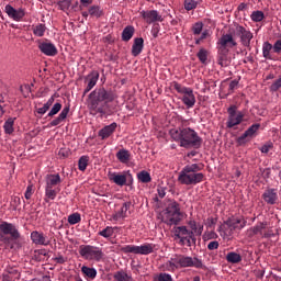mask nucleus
I'll return each instance as SVG.
<instances>
[{
    "mask_svg": "<svg viewBox=\"0 0 281 281\" xmlns=\"http://www.w3.org/2000/svg\"><path fill=\"white\" fill-rule=\"evenodd\" d=\"M175 260H177V255H173L170 260L166 262L167 271H177V269H180L179 262Z\"/></svg>",
    "mask_w": 281,
    "mask_h": 281,
    "instance_id": "37998d69",
    "label": "nucleus"
},
{
    "mask_svg": "<svg viewBox=\"0 0 281 281\" xmlns=\"http://www.w3.org/2000/svg\"><path fill=\"white\" fill-rule=\"evenodd\" d=\"M140 16L148 23V25L153 23H161L164 18L159 14L157 10H149V11H140Z\"/></svg>",
    "mask_w": 281,
    "mask_h": 281,
    "instance_id": "f3484780",
    "label": "nucleus"
},
{
    "mask_svg": "<svg viewBox=\"0 0 281 281\" xmlns=\"http://www.w3.org/2000/svg\"><path fill=\"white\" fill-rule=\"evenodd\" d=\"M272 48L274 54H281V40H278Z\"/></svg>",
    "mask_w": 281,
    "mask_h": 281,
    "instance_id": "052dcab7",
    "label": "nucleus"
},
{
    "mask_svg": "<svg viewBox=\"0 0 281 281\" xmlns=\"http://www.w3.org/2000/svg\"><path fill=\"white\" fill-rule=\"evenodd\" d=\"M228 119L226 122V128H234V126H238L243 124L245 120V113L243 111H238V106L231 105L227 109Z\"/></svg>",
    "mask_w": 281,
    "mask_h": 281,
    "instance_id": "9d476101",
    "label": "nucleus"
},
{
    "mask_svg": "<svg viewBox=\"0 0 281 281\" xmlns=\"http://www.w3.org/2000/svg\"><path fill=\"white\" fill-rule=\"evenodd\" d=\"M269 225V222L265 221V222H258L257 225L250 227L247 231V236L248 238H254V236H261L262 237V231L267 229V226Z\"/></svg>",
    "mask_w": 281,
    "mask_h": 281,
    "instance_id": "4be33fe9",
    "label": "nucleus"
},
{
    "mask_svg": "<svg viewBox=\"0 0 281 281\" xmlns=\"http://www.w3.org/2000/svg\"><path fill=\"white\" fill-rule=\"evenodd\" d=\"M98 80H100V72L98 70H92L85 77V83L87 87L83 90V98L98 85Z\"/></svg>",
    "mask_w": 281,
    "mask_h": 281,
    "instance_id": "ddd939ff",
    "label": "nucleus"
},
{
    "mask_svg": "<svg viewBox=\"0 0 281 281\" xmlns=\"http://www.w3.org/2000/svg\"><path fill=\"white\" fill-rule=\"evenodd\" d=\"M60 109H63V104L55 103L48 112V117H54V115H58V113H60Z\"/></svg>",
    "mask_w": 281,
    "mask_h": 281,
    "instance_id": "603ef678",
    "label": "nucleus"
},
{
    "mask_svg": "<svg viewBox=\"0 0 281 281\" xmlns=\"http://www.w3.org/2000/svg\"><path fill=\"white\" fill-rule=\"evenodd\" d=\"M281 89V76L270 86V91L276 93V91Z\"/></svg>",
    "mask_w": 281,
    "mask_h": 281,
    "instance_id": "4d7b16f0",
    "label": "nucleus"
},
{
    "mask_svg": "<svg viewBox=\"0 0 281 281\" xmlns=\"http://www.w3.org/2000/svg\"><path fill=\"white\" fill-rule=\"evenodd\" d=\"M260 153H262L263 155L269 154V150H273V142L268 140L267 143H265L260 148H259Z\"/></svg>",
    "mask_w": 281,
    "mask_h": 281,
    "instance_id": "8fccbe9b",
    "label": "nucleus"
},
{
    "mask_svg": "<svg viewBox=\"0 0 281 281\" xmlns=\"http://www.w3.org/2000/svg\"><path fill=\"white\" fill-rule=\"evenodd\" d=\"M161 222L166 225H179L183 218V213H181V204L175 199H168L165 202V210L160 213Z\"/></svg>",
    "mask_w": 281,
    "mask_h": 281,
    "instance_id": "20e7f679",
    "label": "nucleus"
},
{
    "mask_svg": "<svg viewBox=\"0 0 281 281\" xmlns=\"http://www.w3.org/2000/svg\"><path fill=\"white\" fill-rule=\"evenodd\" d=\"M134 34H135V26L133 25L125 26L122 32V41H124L125 43H128V41L133 38Z\"/></svg>",
    "mask_w": 281,
    "mask_h": 281,
    "instance_id": "2f4dec72",
    "label": "nucleus"
},
{
    "mask_svg": "<svg viewBox=\"0 0 281 281\" xmlns=\"http://www.w3.org/2000/svg\"><path fill=\"white\" fill-rule=\"evenodd\" d=\"M173 239L179 240V245L182 247L187 245V247H192L196 245V236H194V232H190L188 226H175L172 229Z\"/></svg>",
    "mask_w": 281,
    "mask_h": 281,
    "instance_id": "39448f33",
    "label": "nucleus"
},
{
    "mask_svg": "<svg viewBox=\"0 0 281 281\" xmlns=\"http://www.w3.org/2000/svg\"><path fill=\"white\" fill-rule=\"evenodd\" d=\"M200 170H203V165L192 164L184 166L178 176L179 183L182 186H198V183H202V181H205V175L200 172Z\"/></svg>",
    "mask_w": 281,
    "mask_h": 281,
    "instance_id": "7ed1b4c3",
    "label": "nucleus"
},
{
    "mask_svg": "<svg viewBox=\"0 0 281 281\" xmlns=\"http://www.w3.org/2000/svg\"><path fill=\"white\" fill-rule=\"evenodd\" d=\"M144 52V38L143 37H136L134 40V43L132 45V56H139Z\"/></svg>",
    "mask_w": 281,
    "mask_h": 281,
    "instance_id": "bb28decb",
    "label": "nucleus"
},
{
    "mask_svg": "<svg viewBox=\"0 0 281 281\" xmlns=\"http://www.w3.org/2000/svg\"><path fill=\"white\" fill-rule=\"evenodd\" d=\"M4 272L9 273V276H12L13 278L16 276V273H19L15 268H7Z\"/></svg>",
    "mask_w": 281,
    "mask_h": 281,
    "instance_id": "69168bd1",
    "label": "nucleus"
},
{
    "mask_svg": "<svg viewBox=\"0 0 281 281\" xmlns=\"http://www.w3.org/2000/svg\"><path fill=\"white\" fill-rule=\"evenodd\" d=\"M198 58L202 65L207 63V50L205 48H201L198 53Z\"/></svg>",
    "mask_w": 281,
    "mask_h": 281,
    "instance_id": "3c124183",
    "label": "nucleus"
},
{
    "mask_svg": "<svg viewBox=\"0 0 281 281\" xmlns=\"http://www.w3.org/2000/svg\"><path fill=\"white\" fill-rule=\"evenodd\" d=\"M13 278H14L13 276H11L10 273H8L5 271L2 273L3 281H11Z\"/></svg>",
    "mask_w": 281,
    "mask_h": 281,
    "instance_id": "338daca9",
    "label": "nucleus"
},
{
    "mask_svg": "<svg viewBox=\"0 0 281 281\" xmlns=\"http://www.w3.org/2000/svg\"><path fill=\"white\" fill-rule=\"evenodd\" d=\"M79 255L81 258H85V260H95L97 262H100V260L104 258L102 248L92 245H81L79 247Z\"/></svg>",
    "mask_w": 281,
    "mask_h": 281,
    "instance_id": "0eeeda50",
    "label": "nucleus"
},
{
    "mask_svg": "<svg viewBox=\"0 0 281 281\" xmlns=\"http://www.w3.org/2000/svg\"><path fill=\"white\" fill-rule=\"evenodd\" d=\"M226 260L231 265H238V262H243V257L238 252L231 251L226 255Z\"/></svg>",
    "mask_w": 281,
    "mask_h": 281,
    "instance_id": "f704fd0d",
    "label": "nucleus"
},
{
    "mask_svg": "<svg viewBox=\"0 0 281 281\" xmlns=\"http://www.w3.org/2000/svg\"><path fill=\"white\" fill-rule=\"evenodd\" d=\"M82 221V217L80 216V213H72L68 216V223L69 225H78Z\"/></svg>",
    "mask_w": 281,
    "mask_h": 281,
    "instance_id": "49530a36",
    "label": "nucleus"
},
{
    "mask_svg": "<svg viewBox=\"0 0 281 281\" xmlns=\"http://www.w3.org/2000/svg\"><path fill=\"white\" fill-rule=\"evenodd\" d=\"M168 191V187L164 184H158L157 187V193L159 199H164L166 196V192Z\"/></svg>",
    "mask_w": 281,
    "mask_h": 281,
    "instance_id": "6e6d98bb",
    "label": "nucleus"
},
{
    "mask_svg": "<svg viewBox=\"0 0 281 281\" xmlns=\"http://www.w3.org/2000/svg\"><path fill=\"white\" fill-rule=\"evenodd\" d=\"M46 186L45 188H55V186H59V183H63V180L60 179V175H47L46 176Z\"/></svg>",
    "mask_w": 281,
    "mask_h": 281,
    "instance_id": "c756f323",
    "label": "nucleus"
},
{
    "mask_svg": "<svg viewBox=\"0 0 281 281\" xmlns=\"http://www.w3.org/2000/svg\"><path fill=\"white\" fill-rule=\"evenodd\" d=\"M217 222H218V218H216V217H209L206 220V225H207V227H212V226L216 225Z\"/></svg>",
    "mask_w": 281,
    "mask_h": 281,
    "instance_id": "680f3d73",
    "label": "nucleus"
},
{
    "mask_svg": "<svg viewBox=\"0 0 281 281\" xmlns=\"http://www.w3.org/2000/svg\"><path fill=\"white\" fill-rule=\"evenodd\" d=\"M251 21H255V23H260L265 19V12L262 11H254L250 15Z\"/></svg>",
    "mask_w": 281,
    "mask_h": 281,
    "instance_id": "09e8293b",
    "label": "nucleus"
},
{
    "mask_svg": "<svg viewBox=\"0 0 281 281\" xmlns=\"http://www.w3.org/2000/svg\"><path fill=\"white\" fill-rule=\"evenodd\" d=\"M71 1L74 0H61L57 2V5L59 8V10H61L63 12H67V10H69V8H71Z\"/></svg>",
    "mask_w": 281,
    "mask_h": 281,
    "instance_id": "de8ad7c7",
    "label": "nucleus"
},
{
    "mask_svg": "<svg viewBox=\"0 0 281 281\" xmlns=\"http://www.w3.org/2000/svg\"><path fill=\"white\" fill-rule=\"evenodd\" d=\"M175 262H178L180 269L194 267L195 269H205L203 261L196 257L176 254Z\"/></svg>",
    "mask_w": 281,
    "mask_h": 281,
    "instance_id": "6e6552de",
    "label": "nucleus"
},
{
    "mask_svg": "<svg viewBox=\"0 0 281 281\" xmlns=\"http://www.w3.org/2000/svg\"><path fill=\"white\" fill-rule=\"evenodd\" d=\"M236 32L243 47L251 49V41L254 38V33H251V31L245 29L244 26H237Z\"/></svg>",
    "mask_w": 281,
    "mask_h": 281,
    "instance_id": "f8f14e48",
    "label": "nucleus"
},
{
    "mask_svg": "<svg viewBox=\"0 0 281 281\" xmlns=\"http://www.w3.org/2000/svg\"><path fill=\"white\" fill-rule=\"evenodd\" d=\"M3 236H11L13 240H19L21 233H19V228L14 224L2 222L0 224V238H2L3 243H10V238Z\"/></svg>",
    "mask_w": 281,
    "mask_h": 281,
    "instance_id": "1a4fd4ad",
    "label": "nucleus"
},
{
    "mask_svg": "<svg viewBox=\"0 0 281 281\" xmlns=\"http://www.w3.org/2000/svg\"><path fill=\"white\" fill-rule=\"evenodd\" d=\"M4 12L8 14L9 19H12L13 21H23V16H25V9H14L12 4H7L4 7Z\"/></svg>",
    "mask_w": 281,
    "mask_h": 281,
    "instance_id": "4468645a",
    "label": "nucleus"
},
{
    "mask_svg": "<svg viewBox=\"0 0 281 281\" xmlns=\"http://www.w3.org/2000/svg\"><path fill=\"white\" fill-rule=\"evenodd\" d=\"M192 32L194 36H199V34L203 32V22H196L195 24H193Z\"/></svg>",
    "mask_w": 281,
    "mask_h": 281,
    "instance_id": "864d4df0",
    "label": "nucleus"
},
{
    "mask_svg": "<svg viewBox=\"0 0 281 281\" xmlns=\"http://www.w3.org/2000/svg\"><path fill=\"white\" fill-rule=\"evenodd\" d=\"M217 45L221 49H232L233 47H236L238 43L236 42V40H234V35H232V33H228L221 36Z\"/></svg>",
    "mask_w": 281,
    "mask_h": 281,
    "instance_id": "dca6fc26",
    "label": "nucleus"
},
{
    "mask_svg": "<svg viewBox=\"0 0 281 281\" xmlns=\"http://www.w3.org/2000/svg\"><path fill=\"white\" fill-rule=\"evenodd\" d=\"M113 278L116 281H128V280H131V277H128V273H126V271H124V270H119V271L114 272Z\"/></svg>",
    "mask_w": 281,
    "mask_h": 281,
    "instance_id": "c03bdc74",
    "label": "nucleus"
},
{
    "mask_svg": "<svg viewBox=\"0 0 281 281\" xmlns=\"http://www.w3.org/2000/svg\"><path fill=\"white\" fill-rule=\"evenodd\" d=\"M173 89L182 94L181 101L187 109H192L196 104V97L194 95V90H192V88L182 86L179 82H173Z\"/></svg>",
    "mask_w": 281,
    "mask_h": 281,
    "instance_id": "423d86ee",
    "label": "nucleus"
},
{
    "mask_svg": "<svg viewBox=\"0 0 281 281\" xmlns=\"http://www.w3.org/2000/svg\"><path fill=\"white\" fill-rule=\"evenodd\" d=\"M82 273H85V276H87V278H90L91 280H95L97 276H98V270H95V268H90L87 266H83L81 268Z\"/></svg>",
    "mask_w": 281,
    "mask_h": 281,
    "instance_id": "79ce46f5",
    "label": "nucleus"
},
{
    "mask_svg": "<svg viewBox=\"0 0 281 281\" xmlns=\"http://www.w3.org/2000/svg\"><path fill=\"white\" fill-rule=\"evenodd\" d=\"M137 179L140 181V183H150L153 181V178L150 177V172L146 170H142L137 173Z\"/></svg>",
    "mask_w": 281,
    "mask_h": 281,
    "instance_id": "a19ab883",
    "label": "nucleus"
},
{
    "mask_svg": "<svg viewBox=\"0 0 281 281\" xmlns=\"http://www.w3.org/2000/svg\"><path fill=\"white\" fill-rule=\"evenodd\" d=\"M236 87H238V80L231 81L229 91H234V89H236Z\"/></svg>",
    "mask_w": 281,
    "mask_h": 281,
    "instance_id": "774afa93",
    "label": "nucleus"
},
{
    "mask_svg": "<svg viewBox=\"0 0 281 281\" xmlns=\"http://www.w3.org/2000/svg\"><path fill=\"white\" fill-rule=\"evenodd\" d=\"M113 234H115V227L113 226H106L104 229L100 231L98 233L99 236H102V238H113Z\"/></svg>",
    "mask_w": 281,
    "mask_h": 281,
    "instance_id": "ea45409f",
    "label": "nucleus"
},
{
    "mask_svg": "<svg viewBox=\"0 0 281 281\" xmlns=\"http://www.w3.org/2000/svg\"><path fill=\"white\" fill-rule=\"evenodd\" d=\"M108 179H110L115 186H120L121 188L126 183L128 178L126 175L117 173V172H111L108 173Z\"/></svg>",
    "mask_w": 281,
    "mask_h": 281,
    "instance_id": "393cba45",
    "label": "nucleus"
},
{
    "mask_svg": "<svg viewBox=\"0 0 281 281\" xmlns=\"http://www.w3.org/2000/svg\"><path fill=\"white\" fill-rule=\"evenodd\" d=\"M31 240L33 245H43L44 247L49 245V240H47L45 234L38 231H33L31 233Z\"/></svg>",
    "mask_w": 281,
    "mask_h": 281,
    "instance_id": "b1692460",
    "label": "nucleus"
},
{
    "mask_svg": "<svg viewBox=\"0 0 281 281\" xmlns=\"http://www.w3.org/2000/svg\"><path fill=\"white\" fill-rule=\"evenodd\" d=\"M131 201L124 202L121 210L112 214L110 221H114L115 223H117V221H124L127 216L126 213L131 210Z\"/></svg>",
    "mask_w": 281,
    "mask_h": 281,
    "instance_id": "aec40b11",
    "label": "nucleus"
},
{
    "mask_svg": "<svg viewBox=\"0 0 281 281\" xmlns=\"http://www.w3.org/2000/svg\"><path fill=\"white\" fill-rule=\"evenodd\" d=\"M217 232L220 233V236L223 238V240H232V236H234L235 231L224 224L218 227Z\"/></svg>",
    "mask_w": 281,
    "mask_h": 281,
    "instance_id": "c85d7f7f",
    "label": "nucleus"
},
{
    "mask_svg": "<svg viewBox=\"0 0 281 281\" xmlns=\"http://www.w3.org/2000/svg\"><path fill=\"white\" fill-rule=\"evenodd\" d=\"M116 159H119L121 164H128V161H131V151H128V149H120L116 153Z\"/></svg>",
    "mask_w": 281,
    "mask_h": 281,
    "instance_id": "473e14b6",
    "label": "nucleus"
},
{
    "mask_svg": "<svg viewBox=\"0 0 281 281\" xmlns=\"http://www.w3.org/2000/svg\"><path fill=\"white\" fill-rule=\"evenodd\" d=\"M87 166H89V156H81L78 161V168L81 172L87 170Z\"/></svg>",
    "mask_w": 281,
    "mask_h": 281,
    "instance_id": "a18cd8bd",
    "label": "nucleus"
},
{
    "mask_svg": "<svg viewBox=\"0 0 281 281\" xmlns=\"http://www.w3.org/2000/svg\"><path fill=\"white\" fill-rule=\"evenodd\" d=\"M169 133L175 142H179L181 148H199L203 144V138L190 127L172 128Z\"/></svg>",
    "mask_w": 281,
    "mask_h": 281,
    "instance_id": "f03ea898",
    "label": "nucleus"
},
{
    "mask_svg": "<svg viewBox=\"0 0 281 281\" xmlns=\"http://www.w3.org/2000/svg\"><path fill=\"white\" fill-rule=\"evenodd\" d=\"M14 120L16 119L9 117L4 122L3 130L7 135H12L14 133Z\"/></svg>",
    "mask_w": 281,
    "mask_h": 281,
    "instance_id": "4c0bfd02",
    "label": "nucleus"
},
{
    "mask_svg": "<svg viewBox=\"0 0 281 281\" xmlns=\"http://www.w3.org/2000/svg\"><path fill=\"white\" fill-rule=\"evenodd\" d=\"M224 225H226V227H231L233 231L243 229L247 225V220L243 217H228L224 222Z\"/></svg>",
    "mask_w": 281,
    "mask_h": 281,
    "instance_id": "6ab92c4d",
    "label": "nucleus"
},
{
    "mask_svg": "<svg viewBox=\"0 0 281 281\" xmlns=\"http://www.w3.org/2000/svg\"><path fill=\"white\" fill-rule=\"evenodd\" d=\"M89 14L94 19H100V16L104 15V11L100 5H92L89 8Z\"/></svg>",
    "mask_w": 281,
    "mask_h": 281,
    "instance_id": "58836bf2",
    "label": "nucleus"
},
{
    "mask_svg": "<svg viewBox=\"0 0 281 281\" xmlns=\"http://www.w3.org/2000/svg\"><path fill=\"white\" fill-rule=\"evenodd\" d=\"M273 49V45L269 42H265L262 44V56L266 58V60H273L271 57V50Z\"/></svg>",
    "mask_w": 281,
    "mask_h": 281,
    "instance_id": "e433bc0d",
    "label": "nucleus"
},
{
    "mask_svg": "<svg viewBox=\"0 0 281 281\" xmlns=\"http://www.w3.org/2000/svg\"><path fill=\"white\" fill-rule=\"evenodd\" d=\"M258 131H260V123L252 124L247 131L244 132V134L237 138L238 146H245L247 144V137H254Z\"/></svg>",
    "mask_w": 281,
    "mask_h": 281,
    "instance_id": "2eb2a0df",
    "label": "nucleus"
},
{
    "mask_svg": "<svg viewBox=\"0 0 281 281\" xmlns=\"http://www.w3.org/2000/svg\"><path fill=\"white\" fill-rule=\"evenodd\" d=\"M58 196V191H56L54 188L45 187V203H49L50 201H54Z\"/></svg>",
    "mask_w": 281,
    "mask_h": 281,
    "instance_id": "c9c22d12",
    "label": "nucleus"
},
{
    "mask_svg": "<svg viewBox=\"0 0 281 281\" xmlns=\"http://www.w3.org/2000/svg\"><path fill=\"white\" fill-rule=\"evenodd\" d=\"M69 111H70L69 105L65 106L59 113V115L49 123V126H58L59 124H63V122L67 120V115H69Z\"/></svg>",
    "mask_w": 281,
    "mask_h": 281,
    "instance_id": "cd10ccee",
    "label": "nucleus"
},
{
    "mask_svg": "<svg viewBox=\"0 0 281 281\" xmlns=\"http://www.w3.org/2000/svg\"><path fill=\"white\" fill-rule=\"evenodd\" d=\"M188 225L190 227V232H193V236H201V234H203V225L201 223H196V221L190 220Z\"/></svg>",
    "mask_w": 281,
    "mask_h": 281,
    "instance_id": "7c9ffc66",
    "label": "nucleus"
},
{
    "mask_svg": "<svg viewBox=\"0 0 281 281\" xmlns=\"http://www.w3.org/2000/svg\"><path fill=\"white\" fill-rule=\"evenodd\" d=\"M115 100V93L111 90H105L104 87L94 89L88 95V109L91 115H106V111H104V105H100L101 102L104 104H109V102H113Z\"/></svg>",
    "mask_w": 281,
    "mask_h": 281,
    "instance_id": "f257e3e1",
    "label": "nucleus"
},
{
    "mask_svg": "<svg viewBox=\"0 0 281 281\" xmlns=\"http://www.w3.org/2000/svg\"><path fill=\"white\" fill-rule=\"evenodd\" d=\"M33 188L34 186L33 184H29L27 188H26V191L24 193V196L27 201H30V199H32V195L34 194L33 192Z\"/></svg>",
    "mask_w": 281,
    "mask_h": 281,
    "instance_id": "bf43d9fd",
    "label": "nucleus"
},
{
    "mask_svg": "<svg viewBox=\"0 0 281 281\" xmlns=\"http://www.w3.org/2000/svg\"><path fill=\"white\" fill-rule=\"evenodd\" d=\"M32 32H33L34 36H37L38 38H43V36H45V32H47V26L43 23L33 25Z\"/></svg>",
    "mask_w": 281,
    "mask_h": 281,
    "instance_id": "72a5a7b5",
    "label": "nucleus"
},
{
    "mask_svg": "<svg viewBox=\"0 0 281 281\" xmlns=\"http://www.w3.org/2000/svg\"><path fill=\"white\" fill-rule=\"evenodd\" d=\"M38 49L45 56H56L58 54V48L50 42H42L38 44Z\"/></svg>",
    "mask_w": 281,
    "mask_h": 281,
    "instance_id": "412c9836",
    "label": "nucleus"
},
{
    "mask_svg": "<svg viewBox=\"0 0 281 281\" xmlns=\"http://www.w3.org/2000/svg\"><path fill=\"white\" fill-rule=\"evenodd\" d=\"M121 251H123V254L148 256L155 251V244H144L142 246L126 245L121 248Z\"/></svg>",
    "mask_w": 281,
    "mask_h": 281,
    "instance_id": "9b49d317",
    "label": "nucleus"
},
{
    "mask_svg": "<svg viewBox=\"0 0 281 281\" xmlns=\"http://www.w3.org/2000/svg\"><path fill=\"white\" fill-rule=\"evenodd\" d=\"M198 2L194 0H186L184 1V9L190 12V10H195Z\"/></svg>",
    "mask_w": 281,
    "mask_h": 281,
    "instance_id": "5fc2aeb1",
    "label": "nucleus"
},
{
    "mask_svg": "<svg viewBox=\"0 0 281 281\" xmlns=\"http://www.w3.org/2000/svg\"><path fill=\"white\" fill-rule=\"evenodd\" d=\"M59 157H63V159L69 157V151L66 148H60L58 153Z\"/></svg>",
    "mask_w": 281,
    "mask_h": 281,
    "instance_id": "e2e57ef3",
    "label": "nucleus"
},
{
    "mask_svg": "<svg viewBox=\"0 0 281 281\" xmlns=\"http://www.w3.org/2000/svg\"><path fill=\"white\" fill-rule=\"evenodd\" d=\"M116 128H117V123H112L110 125H106L99 131V137H101V139H109V137H111L112 134L115 133Z\"/></svg>",
    "mask_w": 281,
    "mask_h": 281,
    "instance_id": "a878e982",
    "label": "nucleus"
},
{
    "mask_svg": "<svg viewBox=\"0 0 281 281\" xmlns=\"http://www.w3.org/2000/svg\"><path fill=\"white\" fill-rule=\"evenodd\" d=\"M232 60L229 59V48H220L217 50V64L221 67H229Z\"/></svg>",
    "mask_w": 281,
    "mask_h": 281,
    "instance_id": "5701e85b",
    "label": "nucleus"
},
{
    "mask_svg": "<svg viewBox=\"0 0 281 281\" xmlns=\"http://www.w3.org/2000/svg\"><path fill=\"white\" fill-rule=\"evenodd\" d=\"M261 198L263 199L267 205H276L278 203V189L267 188L262 193Z\"/></svg>",
    "mask_w": 281,
    "mask_h": 281,
    "instance_id": "a211bd4d",
    "label": "nucleus"
},
{
    "mask_svg": "<svg viewBox=\"0 0 281 281\" xmlns=\"http://www.w3.org/2000/svg\"><path fill=\"white\" fill-rule=\"evenodd\" d=\"M218 247H221V244L217 240H213L207 244L209 251H214L218 249Z\"/></svg>",
    "mask_w": 281,
    "mask_h": 281,
    "instance_id": "13d9d810",
    "label": "nucleus"
},
{
    "mask_svg": "<svg viewBox=\"0 0 281 281\" xmlns=\"http://www.w3.org/2000/svg\"><path fill=\"white\" fill-rule=\"evenodd\" d=\"M54 261L57 262V265H65V262H67V259H65V257L60 255L58 257H55Z\"/></svg>",
    "mask_w": 281,
    "mask_h": 281,
    "instance_id": "0e129e2a",
    "label": "nucleus"
}]
</instances>
